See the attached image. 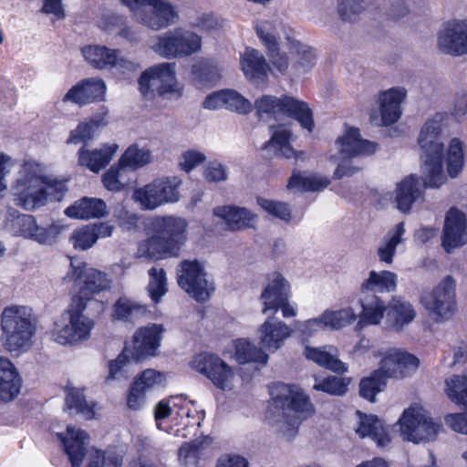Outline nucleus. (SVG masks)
I'll list each match as a JSON object with an SVG mask.
<instances>
[{"label":"nucleus","instance_id":"obj_1","mask_svg":"<svg viewBox=\"0 0 467 467\" xmlns=\"http://www.w3.org/2000/svg\"><path fill=\"white\" fill-rule=\"evenodd\" d=\"M71 273L68 277L74 280L78 286V296L74 300L68 309V324L63 326L56 333V341L61 345L71 344L88 337L93 327V321L88 317L86 310L87 301L93 295L109 290L111 280L107 274L92 267H87L81 262L71 260Z\"/></svg>","mask_w":467,"mask_h":467},{"label":"nucleus","instance_id":"obj_2","mask_svg":"<svg viewBox=\"0 0 467 467\" xmlns=\"http://www.w3.org/2000/svg\"><path fill=\"white\" fill-rule=\"evenodd\" d=\"M271 395L275 410L269 416V424L280 438L292 441L297 435L302 420L311 413L312 404L296 386L278 383Z\"/></svg>","mask_w":467,"mask_h":467},{"label":"nucleus","instance_id":"obj_3","mask_svg":"<svg viewBox=\"0 0 467 467\" xmlns=\"http://www.w3.org/2000/svg\"><path fill=\"white\" fill-rule=\"evenodd\" d=\"M445 118L443 113H436L426 120L420 130L418 142L422 150L420 171L424 187L438 188L447 180L442 166L443 142L441 135Z\"/></svg>","mask_w":467,"mask_h":467},{"label":"nucleus","instance_id":"obj_4","mask_svg":"<svg viewBox=\"0 0 467 467\" xmlns=\"http://www.w3.org/2000/svg\"><path fill=\"white\" fill-rule=\"evenodd\" d=\"M187 222L171 215L157 216L151 222L153 235L140 244V256L159 259L163 255L176 256L187 239Z\"/></svg>","mask_w":467,"mask_h":467},{"label":"nucleus","instance_id":"obj_5","mask_svg":"<svg viewBox=\"0 0 467 467\" xmlns=\"http://www.w3.org/2000/svg\"><path fill=\"white\" fill-rule=\"evenodd\" d=\"M2 341L5 348L19 354L29 342V309L26 306L12 305L1 315Z\"/></svg>","mask_w":467,"mask_h":467},{"label":"nucleus","instance_id":"obj_6","mask_svg":"<svg viewBox=\"0 0 467 467\" xmlns=\"http://www.w3.org/2000/svg\"><path fill=\"white\" fill-rule=\"evenodd\" d=\"M456 286L455 279L447 275L430 292L421 296L420 303L433 322L443 323L457 313Z\"/></svg>","mask_w":467,"mask_h":467},{"label":"nucleus","instance_id":"obj_7","mask_svg":"<svg viewBox=\"0 0 467 467\" xmlns=\"http://www.w3.org/2000/svg\"><path fill=\"white\" fill-rule=\"evenodd\" d=\"M180 178L161 177L133 191L132 198L142 210L152 211L167 203L177 202L180 199Z\"/></svg>","mask_w":467,"mask_h":467},{"label":"nucleus","instance_id":"obj_8","mask_svg":"<svg viewBox=\"0 0 467 467\" xmlns=\"http://www.w3.org/2000/svg\"><path fill=\"white\" fill-rule=\"evenodd\" d=\"M150 48L165 58L185 57L201 50L202 37L192 31L175 28L157 36Z\"/></svg>","mask_w":467,"mask_h":467},{"label":"nucleus","instance_id":"obj_9","mask_svg":"<svg viewBox=\"0 0 467 467\" xmlns=\"http://www.w3.org/2000/svg\"><path fill=\"white\" fill-rule=\"evenodd\" d=\"M399 424L403 440L414 443L434 440L441 429V425L434 422L427 410L419 405L405 410Z\"/></svg>","mask_w":467,"mask_h":467},{"label":"nucleus","instance_id":"obj_10","mask_svg":"<svg viewBox=\"0 0 467 467\" xmlns=\"http://www.w3.org/2000/svg\"><path fill=\"white\" fill-rule=\"evenodd\" d=\"M179 286L199 302L206 301L214 291L213 283L207 279L203 265L197 260H183L177 273Z\"/></svg>","mask_w":467,"mask_h":467},{"label":"nucleus","instance_id":"obj_11","mask_svg":"<svg viewBox=\"0 0 467 467\" xmlns=\"http://www.w3.org/2000/svg\"><path fill=\"white\" fill-rule=\"evenodd\" d=\"M67 190L65 181L47 174L40 164L31 163V209L43 207L49 202L61 201Z\"/></svg>","mask_w":467,"mask_h":467},{"label":"nucleus","instance_id":"obj_12","mask_svg":"<svg viewBox=\"0 0 467 467\" xmlns=\"http://www.w3.org/2000/svg\"><path fill=\"white\" fill-rule=\"evenodd\" d=\"M290 285L288 282L280 274H274L273 279L269 281L264 288L260 301L263 305L262 313L272 312L275 316L278 310H281L285 318H290L296 316V308L290 302Z\"/></svg>","mask_w":467,"mask_h":467},{"label":"nucleus","instance_id":"obj_13","mask_svg":"<svg viewBox=\"0 0 467 467\" xmlns=\"http://www.w3.org/2000/svg\"><path fill=\"white\" fill-rule=\"evenodd\" d=\"M139 84L144 97L175 91V63L164 62L150 67L143 72Z\"/></svg>","mask_w":467,"mask_h":467},{"label":"nucleus","instance_id":"obj_14","mask_svg":"<svg viewBox=\"0 0 467 467\" xmlns=\"http://www.w3.org/2000/svg\"><path fill=\"white\" fill-rule=\"evenodd\" d=\"M135 18L140 25L158 31L177 23L179 9L169 0H149L135 13Z\"/></svg>","mask_w":467,"mask_h":467},{"label":"nucleus","instance_id":"obj_15","mask_svg":"<svg viewBox=\"0 0 467 467\" xmlns=\"http://www.w3.org/2000/svg\"><path fill=\"white\" fill-rule=\"evenodd\" d=\"M191 367L195 371L205 375L217 388L223 390L233 389L234 372L217 356L210 353H201L191 361Z\"/></svg>","mask_w":467,"mask_h":467},{"label":"nucleus","instance_id":"obj_16","mask_svg":"<svg viewBox=\"0 0 467 467\" xmlns=\"http://www.w3.org/2000/svg\"><path fill=\"white\" fill-rule=\"evenodd\" d=\"M292 332L286 323L271 315L258 327L255 336L258 345L268 354L281 349Z\"/></svg>","mask_w":467,"mask_h":467},{"label":"nucleus","instance_id":"obj_17","mask_svg":"<svg viewBox=\"0 0 467 467\" xmlns=\"http://www.w3.org/2000/svg\"><path fill=\"white\" fill-rule=\"evenodd\" d=\"M419 365L420 360L414 355L399 348H391L386 352L378 370L386 379H403L414 372Z\"/></svg>","mask_w":467,"mask_h":467},{"label":"nucleus","instance_id":"obj_18","mask_svg":"<svg viewBox=\"0 0 467 467\" xmlns=\"http://www.w3.org/2000/svg\"><path fill=\"white\" fill-rule=\"evenodd\" d=\"M438 47L448 55H466L467 19L447 22L438 34Z\"/></svg>","mask_w":467,"mask_h":467},{"label":"nucleus","instance_id":"obj_19","mask_svg":"<svg viewBox=\"0 0 467 467\" xmlns=\"http://www.w3.org/2000/svg\"><path fill=\"white\" fill-rule=\"evenodd\" d=\"M407 90L402 87H396L383 91L379 96L380 119L371 118L375 125H391L401 116V103L405 100Z\"/></svg>","mask_w":467,"mask_h":467},{"label":"nucleus","instance_id":"obj_20","mask_svg":"<svg viewBox=\"0 0 467 467\" xmlns=\"http://www.w3.org/2000/svg\"><path fill=\"white\" fill-rule=\"evenodd\" d=\"M467 242V221L464 213L451 208L446 214L443 227L442 246L451 253Z\"/></svg>","mask_w":467,"mask_h":467},{"label":"nucleus","instance_id":"obj_21","mask_svg":"<svg viewBox=\"0 0 467 467\" xmlns=\"http://www.w3.org/2000/svg\"><path fill=\"white\" fill-rule=\"evenodd\" d=\"M164 327L160 324H149L140 327L133 336V358L139 360L149 356H155L161 346Z\"/></svg>","mask_w":467,"mask_h":467},{"label":"nucleus","instance_id":"obj_22","mask_svg":"<svg viewBox=\"0 0 467 467\" xmlns=\"http://www.w3.org/2000/svg\"><path fill=\"white\" fill-rule=\"evenodd\" d=\"M202 106L207 109L225 108L243 115H246L253 110V103L234 89H223L208 95Z\"/></svg>","mask_w":467,"mask_h":467},{"label":"nucleus","instance_id":"obj_23","mask_svg":"<svg viewBox=\"0 0 467 467\" xmlns=\"http://www.w3.org/2000/svg\"><path fill=\"white\" fill-rule=\"evenodd\" d=\"M105 82L99 78H89L73 86L64 96L63 101H71L79 106L104 99Z\"/></svg>","mask_w":467,"mask_h":467},{"label":"nucleus","instance_id":"obj_24","mask_svg":"<svg viewBox=\"0 0 467 467\" xmlns=\"http://www.w3.org/2000/svg\"><path fill=\"white\" fill-rule=\"evenodd\" d=\"M23 379L16 366L5 357H0V401L8 403L20 394Z\"/></svg>","mask_w":467,"mask_h":467},{"label":"nucleus","instance_id":"obj_25","mask_svg":"<svg viewBox=\"0 0 467 467\" xmlns=\"http://www.w3.org/2000/svg\"><path fill=\"white\" fill-rule=\"evenodd\" d=\"M336 145L342 160L368 155L376 151L377 145L360 138L358 129L350 128L339 137Z\"/></svg>","mask_w":467,"mask_h":467},{"label":"nucleus","instance_id":"obj_26","mask_svg":"<svg viewBox=\"0 0 467 467\" xmlns=\"http://www.w3.org/2000/svg\"><path fill=\"white\" fill-rule=\"evenodd\" d=\"M358 303L362 308L358 327L375 326L380 324L389 306L379 295L367 294L358 291L357 294Z\"/></svg>","mask_w":467,"mask_h":467},{"label":"nucleus","instance_id":"obj_27","mask_svg":"<svg viewBox=\"0 0 467 467\" xmlns=\"http://www.w3.org/2000/svg\"><path fill=\"white\" fill-rule=\"evenodd\" d=\"M58 437L64 445V450L68 456L72 467H79L89 442L88 434L76 427L67 426V434L61 433Z\"/></svg>","mask_w":467,"mask_h":467},{"label":"nucleus","instance_id":"obj_28","mask_svg":"<svg viewBox=\"0 0 467 467\" xmlns=\"http://www.w3.org/2000/svg\"><path fill=\"white\" fill-rule=\"evenodd\" d=\"M423 193L420 180L413 175L406 177L397 184L394 192L395 207L403 213H409L415 202L421 198Z\"/></svg>","mask_w":467,"mask_h":467},{"label":"nucleus","instance_id":"obj_29","mask_svg":"<svg viewBox=\"0 0 467 467\" xmlns=\"http://www.w3.org/2000/svg\"><path fill=\"white\" fill-rule=\"evenodd\" d=\"M255 30L258 37L264 42L268 50V57L272 64L278 71L285 72L289 65L288 57L278 49L272 23L262 21L256 25Z\"/></svg>","mask_w":467,"mask_h":467},{"label":"nucleus","instance_id":"obj_30","mask_svg":"<svg viewBox=\"0 0 467 467\" xmlns=\"http://www.w3.org/2000/svg\"><path fill=\"white\" fill-rule=\"evenodd\" d=\"M118 149L117 144H105L94 150L81 147L78 152V164L98 173L110 162Z\"/></svg>","mask_w":467,"mask_h":467},{"label":"nucleus","instance_id":"obj_31","mask_svg":"<svg viewBox=\"0 0 467 467\" xmlns=\"http://www.w3.org/2000/svg\"><path fill=\"white\" fill-rule=\"evenodd\" d=\"M213 215L222 220L230 230H242L254 226L255 215L244 207L234 205L217 206Z\"/></svg>","mask_w":467,"mask_h":467},{"label":"nucleus","instance_id":"obj_32","mask_svg":"<svg viewBox=\"0 0 467 467\" xmlns=\"http://www.w3.org/2000/svg\"><path fill=\"white\" fill-rule=\"evenodd\" d=\"M357 414L359 420L356 432L360 437H369L379 447H385L390 442L389 430L377 416L362 414L360 411H357Z\"/></svg>","mask_w":467,"mask_h":467},{"label":"nucleus","instance_id":"obj_33","mask_svg":"<svg viewBox=\"0 0 467 467\" xmlns=\"http://www.w3.org/2000/svg\"><path fill=\"white\" fill-rule=\"evenodd\" d=\"M241 68L251 81L263 82L267 78L269 66L265 57L256 49L247 47L240 58Z\"/></svg>","mask_w":467,"mask_h":467},{"label":"nucleus","instance_id":"obj_34","mask_svg":"<svg viewBox=\"0 0 467 467\" xmlns=\"http://www.w3.org/2000/svg\"><path fill=\"white\" fill-rule=\"evenodd\" d=\"M416 315V310L410 302L392 298L389 303L387 324L391 329L400 332L415 319Z\"/></svg>","mask_w":467,"mask_h":467},{"label":"nucleus","instance_id":"obj_35","mask_svg":"<svg viewBox=\"0 0 467 467\" xmlns=\"http://www.w3.org/2000/svg\"><path fill=\"white\" fill-rule=\"evenodd\" d=\"M397 281L398 276L393 272L371 270L360 285L359 291L372 295L392 293L396 290Z\"/></svg>","mask_w":467,"mask_h":467},{"label":"nucleus","instance_id":"obj_36","mask_svg":"<svg viewBox=\"0 0 467 467\" xmlns=\"http://www.w3.org/2000/svg\"><path fill=\"white\" fill-rule=\"evenodd\" d=\"M281 116H287L296 119L300 126L311 133L315 128L313 112L308 105L294 97L283 95V108Z\"/></svg>","mask_w":467,"mask_h":467},{"label":"nucleus","instance_id":"obj_37","mask_svg":"<svg viewBox=\"0 0 467 467\" xmlns=\"http://www.w3.org/2000/svg\"><path fill=\"white\" fill-rule=\"evenodd\" d=\"M272 136L263 150L273 151L275 156L285 159L297 158V153L290 144L292 131L284 125L271 127Z\"/></svg>","mask_w":467,"mask_h":467},{"label":"nucleus","instance_id":"obj_38","mask_svg":"<svg viewBox=\"0 0 467 467\" xmlns=\"http://www.w3.org/2000/svg\"><path fill=\"white\" fill-rule=\"evenodd\" d=\"M107 206L104 201L84 197L65 210L67 216L74 219H89L105 216Z\"/></svg>","mask_w":467,"mask_h":467},{"label":"nucleus","instance_id":"obj_39","mask_svg":"<svg viewBox=\"0 0 467 467\" xmlns=\"http://www.w3.org/2000/svg\"><path fill=\"white\" fill-rule=\"evenodd\" d=\"M337 349L333 347L305 348V356L307 359L314 361L321 367L327 368L337 373H344L348 367L337 358Z\"/></svg>","mask_w":467,"mask_h":467},{"label":"nucleus","instance_id":"obj_40","mask_svg":"<svg viewBox=\"0 0 467 467\" xmlns=\"http://www.w3.org/2000/svg\"><path fill=\"white\" fill-rule=\"evenodd\" d=\"M84 59L97 69L112 68V63L116 58V49L105 46L88 45L81 48Z\"/></svg>","mask_w":467,"mask_h":467},{"label":"nucleus","instance_id":"obj_41","mask_svg":"<svg viewBox=\"0 0 467 467\" xmlns=\"http://www.w3.org/2000/svg\"><path fill=\"white\" fill-rule=\"evenodd\" d=\"M234 358L240 364L254 362L265 365L269 358V354L263 348L245 338L234 341Z\"/></svg>","mask_w":467,"mask_h":467},{"label":"nucleus","instance_id":"obj_42","mask_svg":"<svg viewBox=\"0 0 467 467\" xmlns=\"http://www.w3.org/2000/svg\"><path fill=\"white\" fill-rule=\"evenodd\" d=\"M153 155L150 150L139 144H131L121 155L119 164L126 170L135 171L151 163Z\"/></svg>","mask_w":467,"mask_h":467},{"label":"nucleus","instance_id":"obj_43","mask_svg":"<svg viewBox=\"0 0 467 467\" xmlns=\"http://www.w3.org/2000/svg\"><path fill=\"white\" fill-rule=\"evenodd\" d=\"M147 307L128 298H119L113 306V318L134 324L146 317Z\"/></svg>","mask_w":467,"mask_h":467},{"label":"nucleus","instance_id":"obj_44","mask_svg":"<svg viewBox=\"0 0 467 467\" xmlns=\"http://www.w3.org/2000/svg\"><path fill=\"white\" fill-rule=\"evenodd\" d=\"M404 233V223H400L383 237L377 252L380 262L392 264L397 245L402 242Z\"/></svg>","mask_w":467,"mask_h":467},{"label":"nucleus","instance_id":"obj_45","mask_svg":"<svg viewBox=\"0 0 467 467\" xmlns=\"http://www.w3.org/2000/svg\"><path fill=\"white\" fill-rule=\"evenodd\" d=\"M11 191L14 203L18 207L27 210L26 204L29 199V166L26 161L21 164V170L11 187Z\"/></svg>","mask_w":467,"mask_h":467},{"label":"nucleus","instance_id":"obj_46","mask_svg":"<svg viewBox=\"0 0 467 467\" xmlns=\"http://www.w3.org/2000/svg\"><path fill=\"white\" fill-rule=\"evenodd\" d=\"M330 184V181L320 176H303L300 173L293 172L287 188L297 192L320 191Z\"/></svg>","mask_w":467,"mask_h":467},{"label":"nucleus","instance_id":"obj_47","mask_svg":"<svg viewBox=\"0 0 467 467\" xmlns=\"http://www.w3.org/2000/svg\"><path fill=\"white\" fill-rule=\"evenodd\" d=\"M254 108L260 119L270 117L276 119L282 113L283 96L277 98L272 95H263L254 100Z\"/></svg>","mask_w":467,"mask_h":467},{"label":"nucleus","instance_id":"obj_48","mask_svg":"<svg viewBox=\"0 0 467 467\" xmlns=\"http://www.w3.org/2000/svg\"><path fill=\"white\" fill-rule=\"evenodd\" d=\"M444 391L451 401L467 408V374L447 379Z\"/></svg>","mask_w":467,"mask_h":467},{"label":"nucleus","instance_id":"obj_49","mask_svg":"<svg viewBox=\"0 0 467 467\" xmlns=\"http://www.w3.org/2000/svg\"><path fill=\"white\" fill-rule=\"evenodd\" d=\"M447 171L451 178H456L464 166V154L462 143L458 139L450 142L446 155Z\"/></svg>","mask_w":467,"mask_h":467},{"label":"nucleus","instance_id":"obj_50","mask_svg":"<svg viewBox=\"0 0 467 467\" xmlns=\"http://www.w3.org/2000/svg\"><path fill=\"white\" fill-rule=\"evenodd\" d=\"M326 326L330 329H339L353 323L358 316L355 310L348 306L339 310H326L323 313Z\"/></svg>","mask_w":467,"mask_h":467},{"label":"nucleus","instance_id":"obj_51","mask_svg":"<svg viewBox=\"0 0 467 467\" xmlns=\"http://www.w3.org/2000/svg\"><path fill=\"white\" fill-rule=\"evenodd\" d=\"M386 380L380 371L378 369L373 371L369 377L361 379L359 383L360 395L369 401H374L376 395L385 388Z\"/></svg>","mask_w":467,"mask_h":467},{"label":"nucleus","instance_id":"obj_52","mask_svg":"<svg viewBox=\"0 0 467 467\" xmlns=\"http://www.w3.org/2000/svg\"><path fill=\"white\" fill-rule=\"evenodd\" d=\"M218 64L213 60H200L192 67V75L201 84L216 82L220 78Z\"/></svg>","mask_w":467,"mask_h":467},{"label":"nucleus","instance_id":"obj_53","mask_svg":"<svg viewBox=\"0 0 467 467\" xmlns=\"http://www.w3.org/2000/svg\"><path fill=\"white\" fill-rule=\"evenodd\" d=\"M149 275L148 292L157 304L167 292L166 273L163 268L154 266L149 270Z\"/></svg>","mask_w":467,"mask_h":467},{"label":"nucleus","instance_id":"obj_54","mask_svg":"<svg viewBox=\"0 0 467 467\" xmlns=\"http://www.w3.org/2000/svg\"><path fill=\"white\" fill-rule=\"evenodd\" d=\"M104 187L112 192H119L130 184L127 170L119 164V167H110L102 176Z\"/></svg>","mask_w":467,"mask_h":467},{"label":"nucleus","instance_id":"obj_55","mask_svg":"<svg viewBox=\"0 0 467 467\" xmlns=\"http://www.w3.org/2000/svg\"><path fill=\"white\" fill-rule=\"evenodd\" d=\"M349 382L350 379L348 378L329 376L320 380L316 379L313 388L316 390H320L329 395L342 396L348 391Z\"/></svg>","mask_w":467,"mask_h":467},{"label":"nucleus","instance_id":"obj_56","mask_svg":"<svg viewBox=\"0 0 467 467\" xmlns=\"http://www.w3.org/2000/svg\"><path fill=\"white\" fill-rule=\"evenodd\" d=\"M66 405L68 410H75L77 413L82 414L86 419H92L94 410L92 405L85 400L81 389L70 388L67 394Z\"/></svg>","mask_w":467,"mask_h":467},{"label":"nucleus","instance_id":"obj_57","mask_svg":"<svg viewBox=\"0 0 467 467\" xmlns=\"http://www.w3.org/2000/svg\"><path fill=\"white\" fill-rule=\"evenodd\" d=\"M165 380V373L153 368H147L134 378L133 383L143 391L147 392L154 388L161 386Z\"/></svg>","mask_w":467,"mask_h":467},{"label":"nucleus","instance_id":"obj_58","mask_svg":"<svg viewBox=\"0 0 467 467\" xmlns=\"http://www.w3.org/2000/svg\"><path fill=\"white\" fill-rule=\"evenodd\" d=\"M287 41L290 43V49L297 55L296 64L305 70L311 68L315 65L317 58L313 49L308 46L289 37H287Z\"/></svg>","mask_w":467,"mask_h":467},{"label":"nucleus","instance_id":"obj_59","mask_svg":"<svg viewBox=\"0 0 467 467\" xmlns=\"http://www.w3.org/2000/svg\"><path fill=\"white\" fill-rule=\"evenodd\" d=\"M6 228L14 235L28 236L29 216L22 214L15 209H10L6 219Z\"/></svg>","mask_w":467,"mask_h":467},{"label":"nucleus","instance_id":"obj_60","mask_svg":"<svg viewBox=\"0 0 467 467\" xmlns=\"http://www.w3.org/2000/svg\"><path fill=\"white\" fill-rule=\"evenodd\" d=\"M59 234V228L54 224H49L47 227L39 226L35 223L31 216V238L37 241L39 244H50L55 242L57 236Z\"/></svg>","mask_w":467,"mask_h":467},{"label":"nucleus","instance_id":"obj_61","mask_svg":"<svg viewBox=\"0 0 467 467\" xmlns=\"http://www.w3.org/2000/svg\"><path fill=\"white\" fill-rule=\"evenodd\" d=\"M127 17L117 13H106L100 16L98 20V26L107 34H119V30L124 26Z\"/></svg>","mask_w":467,"mask_h":467},{"label":"nucleus","instance_id":"obj_62","mask_svg":"<svg viewBox=\"0 0 467 467\" xmlns=\"http://www.w3.org/2000/svg\"><path fill=\"white\" fill-rule=\"evenodd\" d=\"M95 234L92 232L90 225L84 226L82 228L76 229L69 238L75 249L87 250L94 245L97 242L95 239Z\"/></svg>","mask_w":467,"mask_h":467},{"label":"nucleus","instance_id":"obj_63","mask_svg":"<svg viewBox=\"0 0 467 467\" xmlns=\"http://www.w3.org/2000/svg\"><path fill=\"white\" fill-rule=\"evenodd\" d=\"M130 364V359L127 354V349L125 348L115 359L109 361L107 381L110 379H117L121 377L126 379L128 377V367Z\"/></svg>","mask_w":467,"mask_h":467},{"label":"nucleus","instance_id":"obj_64","mask_svg":"<svg viewBox=\"0 0 467 467\" xmlns=\"http://www.w3.org/2000/svg\"><path fill=\"white\" fill-rule=\"evenodd\" d=\"M101 123L98 120L92 119L89 122H83L78 124V126L70 132V136L67 140V142L70 143H80V142H88L91 140L94 134V128L100 126Z\"/></svg>","mask_w":467,"mask_h":467}]
</instances>
